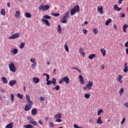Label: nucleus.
I'll return each mask as SVG.
<instances>
[{
    "label": "nucleus",
    "instance_id": "obj_16",
    "mask_svg": "<svg viewBox=\"0 0 128 128\" xmlns=\"http://www.w3.org/2000/svg\"><path fill=\"white\" fill-rule=\"evenodd\" d=\"M73 9L76 11V12H80V6L76 5V6H74Z\"/></svg>",
    "mask_w": 128,
    "mask_h": 128
},
{
    "label": "nucleus",
    "instance_id": "obj_27",
    "mask_svg": "<svg viewBox=\"0 0 128 128\" xmlns=\"http://www.w3.org/2000/svg\"><path fill=\"white\" fill-rule=\"evenodd\" d=\"M14 126V123L11 122L8 124H7L5 128H12V126Z\"/></svg>",
    "mask_w": 128,
    "mask_h": 128
},
{
    "label": "nucleus",
    "instance_id": "obj_61",
    "mask_svg": "<svg viewBox=\"0 0 128 128\" xmlns=\"http://www.w3.org/2000/svg\"><path fill=\"white\" fill-rule=\"evenodd\" d=\"M124 105L125 106L126 108H128V102L124 104Z\"/></svg>",
    "mask_w": 128,
    "mask_h": 128
},
{
    "label": "nucleus",
    "instance_id": "obj_28",
    "mask_svg": "<svg viewBox=\"0 0 128 128\" xmlns=\"http://www.w3.org/2000/svg\"><path fill=\"white\" fill-rule=\"evenodd\" d=\"M2 80L3 82V84H8V79H6V78L3 76Z\"/></svg>",
    "mask_w": 128,
    "mask_h": 128
},
{
    "label": "nucleus",
    "instance_id": "obj_24",
    "mask_svg": "<svg viewBox=\"0 0 128 128\" xmlns=\"http://www.w3.org/2000/svg\"><path fill=\"white\" fill-rule=\"evenodd\" d=\"M25 16L28 18H32V14L30 12H26L25 13Z\"/></svg>",
    "mask_w": 128,
    "mask_h": 128
},
{
    "label": "nucleus",
    "instance_id": "obj_34",
    "mask_svg": "<svg viewBox=\"0 0 128 128\" xmlns=\"http://www.w3.org/2000/svg\"><path fill=\"white\" fill-rule=\"evenodd\" d=\"M76 11L74 10V8L71 9V10H70L71 16H74V14H76Z\"/></svg>",
    "mask_w": 128,
    "mask_h": 128
},
{
    "label": "nucleus",
    "instance_id": "obj_40",
    "mask_svg": "<svg viewBox=\"0 0 128 128\" xmlns=\"http://www.w3.org/2000/svg\"><path fill=\"white\" fill-rule=\"evenodd\" d=\"M112 22V19H109L108 20H106L105 22L106 26H108Z\"/></svg>",
    "mask_w": 128,
    "mask_h": 128
},
{
    "label": "nucleus",
    "instance_id": "obj_33",
    "mask_svg": "<svg viewBox=\"0 0 128 128\" xmlns=\"http://www.w3.org/2000/svg\"><path fill=\"white\" fill-rule=\"evenodd\" d=\"M101 52H102L103 56H106V50L104 48H101L100 49Z\"/></svg>",
    "mask_w": 128,
    "mask_h": 128
},
{
    "label": "nucleus",
    "instance_id": "obj_3",
    "mask_svg": "<svg viewBox=\"0 0 128 128\" xmlns=\"http://www.w3.org/2000/svg\"><path fill=\"white\" fill-rule=\"evenodd\" d=\"M8 67L10 71L12 72H16V68L14 62L10 63L8 65Z\"/></svg>",
    "mask_w": 128,
    "mask_h": 128
},
{
    "label": "nucleus",
    "instance_id": "obj_45",
    "mask_svg": "<svg viewBox=\"0 0 128 128\" xmlns=\"http://www.w3.org/2000/svg\"><path fill=\"white\" fill-rule=\"evenodd\" d=\"M17 96L18 98H20L21 100H22L24 98V96H22V95L20 93L18 94Z\"/></svg>",
    "mask_w": 128,
    "mask_h": 128
},
{
    "label": "nucleus",
    "instance_id": "obj_26",
    "mask_svg": "<svg viewBox=\"0 0 128 128\" xmlns=\"http://www.w3.org/2000/svg\"><path fill=\"white\" fill-rule=\"evenodd\" d=\"M50 82L53 84L54 86H56V79L54 78H52V80H50Z\"/></svg>",
    "mask_w": 128,
    "mask_h": 128
},
{
    "label": "nucleus",
    "instance_id": "obj_36",
    "mask_svg": "<svg viewBox=\"0 0 128 128\" xmlns=\"http://www.w3.org/2000/svg\"><path fill=\"white\" fill-rule=\"evenodd\" d=\"M29 124H34V126H38V122L36 121H30L29 122Z\"/></svg>",
    "mask_w": 128,
    "mask_h": 128
},
{
    "label": "nucleus",
    "instance_id": "obj_52",
    "mask_svg": "<svg viewBox=\"0 0 128 128\" xmlns=\"http://www.w3.org/2000/svg\"><path fill=\"white\" fill-rule=\"evenodd\" d=\"M60 86L57 85L55 87V90H60Z\"/></svg>",
    "mask_w": 128,
    "mask_h": 128
},
{
    "label": "nucleus",
    "instance_id": "obj_37",
    "mask_svg": "<svg viewBox=\"0 0 128 128\" xmlns=\"http://www.w3.org/2000/svg\"><path fill=\"white\" fill-rule=\"evenodd\" d=\"M43 18H44L45 20H50L52 18V17L50 16H48V15H45Z\"/></svg>",
    "mask_w": 128,
    "mask_h": 128
},
{
    "label": "nucleus",
    "instance_id": "obj_9",
    "mask_svg": "<svg viewBox=\"0 0 128 128\" xmlns=\"http://www.w3.org/2000/svg\"><path fill=\"white\" fill-rule=\"evenodd\" d=\"M32 82L34 84H38V82H40V78L36 77L33 78Z\"/></svg>",
    "mask_w": 128,
    "mask_h": 128
},
{
    "label": "nucleus",
    "instance_id": "obj_60",
    "mask_svg": "<svg viewBox=\"0 0 128 128\" xmlns=\"http://www.w3.org/2000/svg\"><path fill=\"white\" fill-rule=\"evenodd\" d=\"M74 128H78V124H74Z\"/></svg>",
    "mask_w": 128,
    "mask_h": 128
},
{
    "label": "nucleus",
    "instance_id": "obj_23",
    "mask_svg": "<svg viewBox=\"0 0 128 128\" xmlns=\"http://www.w3.org/2000/svg\"><path fill=\"white\" fill-rule=\"evenodd\" d=\"M114 10H118V12H120V10H122V8H118V5H116V4H115L114 6Z\"/></svg>",
    "mask_w": 128,
    "mask_h": 128
},
{
    "label": "nucleus",
    "instance_id": "obj_54",
    "mask_svg": "<svg viewBox=\"0 0 128 128\" xmlns=\"http://www.w3.org/2000/svg\"><path fill=\"white\" fill-rule=\"evenodd\" d=\"M56 122H62V119H56Z\"/></svg>",
    "mask_w": 128,
    "mask_h": 128
},
{
    "label": "nucleus",
    "instance_id": "obj_11",
    "mask_svg": "<svg viewBox=\"0 0 128 128\" xmlns=\"http://www.w3.org/2000/svg\"><path fill=\"white\" fill-rule=\"evenodd\" d=\"M16 84V80H12L9 82V84L10 86H14Z\"/></svg>",
    "mask_w": 128,
    "mask_h": 128
},
{
    "label": "nucleus",
    "instance_id": "obj_46",
    "mask_svg": "<svg viewBox=\"0 0 128 128\" xmlns=\"http://www.w3.org/2000/svg\"><path fill=\"white\" fill-rule=\"evenodd\" d=\"M30 62H32V64H36V60L34 58H32L30 60Z\"/></svg>",
    "mask_w": 128,
    "mask_h": 128
},
{
    "label": "nucleus",
    "instance_id": "obj_58",
    "mask_svg": "<svg viewBox=\"0 0 128 128\" xmlns=\"http://www.w3.org/2000/svg\"><path fill=\"white\" fill-rule=\"evenodd\" d=\"M126 122V118H124L122 119V122H121V124H124V123Z\"/></svg>",
    "mask_w": 128,
    "mask_h": 128
},
{
    "label": "nucleus",
    "instance_id": "obj_5",
    "mask_svg": "<svg viewBox=\"0 0 128 128\" xmlns=\"http://www.w3.org/2000/svg\"><path fill=\"white\" fill-rule=\"evenodd\" d=\"M92 84H94V82L91 80H89L88 82V83L86 84V86L88 87V90H92Z\"/></svg>",
    "mask_w": 128,
    "mask_h": 128
},
{
    "label": "nucleus",
    "instance_id": "obj_30",
    "mask_svg": "<svg viewBox=\"0 0 128 128\" xmlns=\"http://www.w3.org/2000/svg\"><path fill=\"white\" fill-rule=\"evenodd\" d=\"M79 52H80V54H82V56H84V48H80L79 50Z\"/></svg>",
    "mask_w": 128,
    "mask_h": 128
},
{
    "label": "nucleus",
    "instance_id": "obj_41",
    "mask_svg": "<svg viewBox=\"0 0 128 128\" xmlns=\"http://www.w3.org/2000/svg\"><path fill=\"white\" fill-rule=\"evenodd\" d=\"M84 96L85 98H90V94H84Z\"/></svg>",
    "mask_w": 128,
    "mask_h": 128
},
{
    "label": "nucleus",
    "instance_id": "obj_57",
    "mask_svg": "<svg viewBox=\"0 0 128 128\" xmlns=\"http://www.w3.org/2000/svg\"><path fill=\"white\" fill-rule=\"evenodd\" d=\"M46 81L49 80H50V75L48 74V75H46Z\"/></svg>",
    "mask_w": 128,
    "mask_h": 128
},
{
    "label": "nucleus",
    "instance_id": "obj_4",
    "mask_svg": "<svg viewBox=\"0 0 128 128\" xmlns=\"http://www.w3.org/2000/svg\"><path fill=\"white\" fill-rule=\"evenodd\" d=\"M20 38V33H16L13 35L8 37V40H14V38Z\"/></svg>",
    "mask_w": 128,
    "mask_h": 128
},
{
    "label": "nucleus",
    "instance_id": "obj_18",
    "mask_svg": "<svg viewBox=\"0 0 128 128\" xmlns=\"http://www.w3.org/2000/svg\"><path fill=\"white\" fill-rule=\"evenodd\" d=\"M54 118H55L58 119H60L62 118V114L61 113H58V114H56L54 116Z\"/></svg>",
    "mask_w": 128,
    "mask_h": 128
},
{
    "label": "nucleus",
    "instance_id": "obj_43",
    "mask_svg": "<svg viewBox=\"0 0 128 128\" xmlns=\"http://www.w3.org/2000/svg\"><path fill=\"white\" fill-rule=\"evenodd\" d=\"M26 100L28 102H32V100H30V96L26 95Z\"/></svg>",
    "mask_w": 128,
    "mask_h": 128
},
{
    "label": "nucleus",
    "instance_id": "obj_49",
    "mask_svg": "<svg viewBox=\"0 0 128 128\" xmlns=\"http://www.w3.org/2000/svg\"><path fill=\"white\" fill-rule=\"evenodd\" d=\"M18 52V50L16 48H14L13 51V54H16Z\"/></svg>",
    "mask_w": 128,
    "mask_h": 128
},
{
    "label": "nucleus",
    "instance_id": "obj_10",
    "mask_svg": "<svg viewBox=\"0 0 128 128\" xmlns=\"http://www.w3.org/2000/svg\"><path fill=\"white\" fill-rule=\"evenodd\" d=\"M124 72H128V62L124 64V69L123 70Z\"/></svg>",
    "mask_w": 128,
    "mask_h": 128
},
{
    "label": "nucleus",
    "instance_id": "obj_2",
    "mask_svg": "<svg viewBox=\"0 0 128 128\" xmlns=\"http://www.w3.org/2000/svg\"><path fill=\"white\" fill-rule=\"evenodd\" d=\"M64 82L66 84H70V78H68V77L67 76L62 78V79L60 80L59 84H62Z\"/></svg>",
    "mask_w": 128,
    "mask_h": 128
},
{
    "label": "nucleus",
    "instance_id": "obj_17",
    "mask_svg": "<svg viewBox=\"0 0 128 128\" xmlns=\"http://www.w3.org/2000/svg\"><path fill=\"white\" fill-rule=\"evenodd\" d=\"M98 12H100V14H104V12L102 11V6H98Z\"/></svg>",
    "mask_w": 128,
    "mask_h": 128
},
{
    "label": "nucleus",
    "instance_id": "obj_62",
    "mask_svg": "<svg viewBox=\"0 0 128 128\" xmlns=\"http://www.w3.org/2000/svg\"><path fill=\"white\" fill-rule=\"evenodd\" d=\"M121 14H122L121 18H124V16H126V14L124 13Z\"/></svg>",
    "mask_w": 128,
    "mask_h": 128
},
{
    "label": "nucleus",
    "instance_id": "obj_38",
    "mask_svg": "<svg viewBox=\"0 0 128 128\" xmlns=\"http://www.w3.org/2000/svg\"><path fill=\"white\" fill-rule=\"evenodd\" d=\"M64 48H65V50H66L67 52H70V50L68 49V44H65L64 46Z\"/></svg>",
    "mask_w": 128,
    "mask_h": 128
},
{
    "label": "nucleus",
    "instance_id": "obj_39",
    "mask_svg": "<svg viewBox=\"0 0 128 128\" xmlns=\"http://www.w3.org/2000/svg\"><path fill=\"white\" fill-rule=\"evenodd\" d=\"M0 14H2V16H6V10L4 8H2L0 11Z\"/></svg>",
    "mask_w": 128,
    "mask_h": 128
},
{
    "label": "nucleus",
    "instance_id": "obj_19",
    "mask_svg": "<svg viewBox=\"0 0 128 128\" xmlns=\"http://www.w3.org/2000/svg\"><path fill=\"white\" fill-rule=\"evenodd\" d=\"M24 128H34V126L30 124H28L26 125H24L23 126Z\"/></svg>",
    "mask_w": 128,
    "mask_h": 128
},
{
    "label": "nucleus",
    "instance_id": "obj_48",
    "mask_svg": "<svg viewBox=\"0 0 128 128\" xmlns=\"http://www.w3.org/2000/svg\"><path fill=\"white\" fill-rule=\"evenodd\" d=\"M36 63H33L32 64H31V66L32 68L34 70V68H35L36 66Z\"/></svg>",
    "mask_w": 128,
    "mask_h": 128
},
{
    "label": "nucleus",
    "instance_id": "obj_51",
    "mask_svg": "<svg viewBox=\"0 0 128 128\" xmlns=\"http://www.w3.org/2000/svg\"><path fill=\"white\" fill-rule=\"evenodd\" d=\"M48 124L51 128H52V126H54V122H49Z\"/></svg>",
    "mask_w": 128,
    "mask_h": 128
},
{
    "label": "nucleus",
    "instance_id": "obj_1",
    "mask_svg": "<svg viewBox=\"0 0 128 128\" xmlns=\"http://www.w3.org/2000/svg\"><path fill=\"white\" fill-rule=\"evenodd\" d=\"M34 102H32V101H30L28 102V104H26L24 107L25 112H28V110H30Z\"/></svg>",
    "mask_w": 128,
    "mask_h": 128
},
{
    "label": "nucleus",
    "instance_id": "obj_56",
    "mask_svg": "<svg viewBox=\"0 0 128 128\" xmlns=\"http://www.w3.org/2000/svg\"><path fill=\"white\" fill-rule=\"evenodd\" d=\"M47 86H50L52 83L50 82V80H48V81H46Z\"/></svg>",
    "mask_w": 128,
    "mask_h": 128
},
{
    "label": "nucleus",
    "instance_id": "obj_29",
    "mask_svg": "<svg viewBox=\"0 0 128 128\" xmlns=\"http://www.w3.org/2000/svg\"><path fill=\"white\" fill-rule=\"evenodd\" d=\"M128 28V25L126 24L123 26V32H126V28Z\"/></svg>",
    "mask_w": 128,
    "mask_h": 128
},
{
    "label": "nucleus",
    "instance_id": "obj_47",
    "mask_svg": "<svg viewBox=\"0 0 128 128\" xmlns=\"http://www.w3.org/2000/svg\"><path fill=\"white\" fill-rule=\"evenodd\" d=\"M51 15L53 16H60V14L59 13L54 14V12H52Z\"/></svg>",
    "mask_w": 128,
    "mask_h": 128
},
{
    "label": "nucleus",
    "instance_id": "obj_31",
    "mask_svg": "<svg viewBox=\"0 0 128 128\" xmlns=\"http://www.w3.org/2000/svg\"><path fill=\"white\" fill-rule=\"evenodd\" d=\"M57 32L58 34H62V27L60 26V25H58Z\"/></svg>",
    "mask_w": 128,
    "mask_h": 128
},
{
    "label": "nucleus",
    "instance_id": "obj_8",
    "mask_svg": "<svg viewBox=\"0 0 128 128\" xmlns=\"http://www.w3.org/2000/svg\"><path fill=\"white\" fill-rule=\"evenodd\" d=\"M79 80L82 84H84L85 80H84V77H82V75L79 76Z\"/></svg>",
    "mask_w": 128,
    "mask_h": 128
},
{
    "label": "nucleus",
    "instance_id": "obj_21",
    "mask_svg": "<svg viewBox=\"0 0 128 128\" xmlns=\"http://www.w3.org/2000/svg\"><path fill=\"white\" fill-rule=\"evenodd\" d=\"M62 24H66L68 22V20H66V18L63 17L61 20Z\"/></svg>",
    "mask_w": 128,
    "mask_h": 128
},
{
    "label": "nucleus",
    "instance_id": "obj_25",
    "mask_svg": "<svg viewBox=\"0 0 128 128\" xmlns=\"http://www.w3.org/2000/svg\"><path fill=\"white\" fill-rule=\"evenodd\" d=\"M93 32L94 34L96 36L98 34V28H95L93 29Z\"/></svg>",
    "mask_w": 128,
    "mask_h": 128
},
{
    "label": "nucleus",
    "instance_id": "obj_7",
    "mask_svg": "<svg viewBox=\"0 0 128 128\" xmlns=\"http://www.w3.org/2000/svg\"><path fill=\"white\" fill-rule=\"evenodd\" d=\"M122 80V76L120 74L118 75V78H117V80L118 82H119L120 84H122L123 81Z\"/></svg>",
    "mask_w": 128,
    "mask_h": 128
},
{
    "label": "nucleus",
    "instance_id": "obj_15",
    "mask_svg": "<svg viewBox=\"0 0 128 128\" xmlns=\"http://www.w3.org/2000/svg\"><path fill=\"white\" fill-rule=\"evenodd\" d=\"M15 18H20V11H16L14 14Z\"/></svg>",
    "mask_w": 128,
    "mask_h": 128
},
{
    "label": "nucleus",
    "instance_id": "obj_53",
    "mask_svg": "<svg viewBox=\"0 0 128 128\" xmlns=\"http://www.w3.org/2000/svg\"><path fill=\"white\" fill-rule=\"evenodd\" d=\"M82 32L84 34H88V30L86 29H83Z\"/></svg>",
    "mask_w": 128,
    "mask_h": 128
},
{
    "label": "nucleus",
    "instance_id": "obj_55",
    "mask_svg": "<svg viewBox=\"0 0 128 128\" xmlns=\"http://www.w3.org/2000/svg\"><path fill=\"white\" fill-rule=\"evenodd\" d=\"M40 102H44V98L42 96L40 97Z\"/></svg>",
    "mask_w": 128,
    "mask_h": 128
},
{
    "label": "nucleus",
    "instance_id": "obj_13",
    "mask_svg": "<svg viewBox=\"0 0 128 128\" xmlns=\"http://www.w3.org/2000/svg\"><path fill=\"white\" fill-rule=\"evenodd\" d=\"M50 5L46 4L43 6V12H46V10H50Z\"/></svg>",
    "mask_w": 128,
    "mask_h": 128
},
{
    "label": "nucleus",
    "instance_id": "obj_35",
    "mask_svg": "<svg viewBox=\"0 0 128 128\" xmlns=\"http://www.w3.org/2000/svg\"><path fill=\"white\" fill-rule=\"evenodd\" d=\"M24 46H26V42H23L22 43H21L20 45V48L22 50L23 48H24Z\"/></svg>",
    "mask_w": 128,
    "mask_h": 128
},
{
    "label": "nucleus",
    "instance_id": "obj_12",
    "mask_svg": "<svg viewBox=\"0 0 128 128\" xmlns=\"http://www.w3.org/2000/svg\"><path fill=\"white\" fill-rule=\"evenodd\" d=\"M31 113L32 116H36L38 114V110L36 108H34L32 110Z\"/></svg>",
    "mask_w": 128,
    "mask_h": 128
},
{
    "label": "nucleus",
    "instance_id": "obj_50",
    "mask_svg": "<svg viewBox=\"0 0 128 128\" xmlns=\"http://www.w3.org/2000/svg\"><path fill=\"white\" fill-rule=\"evenodd\" d=\"M38 8L39 10H42L44 12V6H40Z\"/></svg>",
    "mask_w": 128,
    "mask_h": 128
},
{
    "label": "nucleus",
    "instance_id": "obj_6",
    "mask_svg": "<svg viewBox=\"0 0 128 128\" xmlns=\"http://www.w3.org/2000/svg\"><path fill=\"white\" fill-rule=\"evenodd\" d=\"M41 22H44V24H46L48 26H50V22L46 19H44V18H42L41 20Z\"/></svg>",
    "mask_w": 128,
    "mask_h": 128
},
{
    "label": "nucleus",
    "instance_id": "obj_32",
    "mask_svg": "<svg viewBox=\"0 0 128 128\" xmlns=\"http://www.w3.org/2000/svg\"><path fill=\"white\" fill-rule=\"evenodd\" d=\"M124 92V88H120V90H119V94L120 96H122Z\"/></svg>",
    "mask_w": 128,
    "mask_h": 128
},
{
    "label": "nucleus",
    "instance_id": "obj_14",
    "mask_svg": "<svg viewBox=\"0 0 128 128\" xmlns=\"http://www.w3.org/2000/svg\"><path fill=\"white\" fill-rule=\"evenodd\" d=\"M96 124H104V122L102 120V116L98 117L96 122Z\"/></svg>",
    "mask_w": 128,
    "mask_h": 128
},
{
    "label": "nucleus",
    "instance_id": "obj_22",
    "mask_svg": "<svg viewBox=\"0 0 128 128\" xmlns=\"http://www.w3.org/2000/svg\"><path fill=\"white\" fill-rule=\"evenodd\" d=\"M66 18H70V11H68L63 16Z\"/></svg>",
    "mask_w": 128,
    "mask_h": 128
},
{
    "label": "nucleus",
    "instance_id": "obj_42",
    "mask_svg": "<svg viewBox=\"0 0 128 128\" xmlns=\"http://www.w3.org/2000/svg\"><path fill=\"white\" fill-rule=\"evenodd\" d=\"M100 114H104V110L102 109H100L98 112V116H100Z\"/></svg>",
    "mask_w": 128,
    "mask_h": 128
},
{
    "label": "nucleus",
    "instance_id": "obj_63",
    "mask_svg": "<svg viewBox=\"0 0 128 128\" xmlns=\"http://www.w3.org/2000/svg\"><path fill=\"white\" fill-rule=\"evenodd\" d=\"M83 90H88V87H87L86 85V86L83 88Z\"/></svg>",
    "mask_w": 128,
    "mask_h": 128
},
{
    "label": "nucleus",
    "instance_id": "obj_59",
    "mask_svg": "<svg viewBox=\"0 0 128 128\" xmlns=\"http://www.w3.org/2000/svg\"><path fill=\"white\" fill-rule=\"evenodd\" d=\"M0 92H2V94H4V92H6V91H4V89L0 90Z\"/></svg>",
    "mask_w": 128,
    "mask_h": 128
},
{
    "label": "nucleus",
    "instance_id": "obj_20",
    "mask_svg": "<svg viewBox=\"0 0 128 128\" xmlns=\"http://www.w3.org/2000/svg\"><path fill=\"white\" fill-rule=\"evenodd\" d=\"M94 58H96V54H91L88 56L89 60H94Z\"/></svg>",
    "mask_w": 128,
    "mask_h": 128
},
{
    "label": "nucleus",
    "instance_id": "obj_44",
    "mask_svg": "<svg viewBox=\"0 0 128 128\" xmlns=\"http://www.w3.org/2000/svg\"><path fill=\"white\" fill-rule=\"evenodd\" d=\"M10 96L11 101L14 102V94H10Z\"/></svg>",
    "mask_w": 128,
    "mask_h": 128
},
{
    "label": "nucleus",
    "instance_id": "obj_64",
    "mask_svg": "<svg viewBox=\"0 0 128 128\" xmlns=\"http://www.w3.org/2000/svg\"><path fill=\"white\" fill-rule=\"evenodd\" d=\"M126 54H128V48H126Z\"/></svg>",
    "mask_w": 128,
    "mask_h": 128
}]
</instances>
